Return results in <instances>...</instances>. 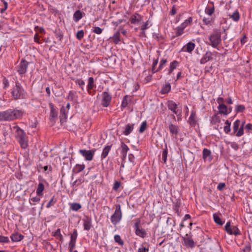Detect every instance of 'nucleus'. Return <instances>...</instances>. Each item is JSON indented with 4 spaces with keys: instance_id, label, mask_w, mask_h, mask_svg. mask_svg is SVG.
<instances>
[{
    "instance_id": "1",
    "label": "nucleus",
    "mask_w": 252,
    "mask_h": 252,
    "mask_svg": "<svg viewBox=\"0 0 252 252\" xmlns=\"http://www.w3.org/2000/svg\"><path fill=\"white\" fill-rule=\"evenodd\" d=\"M23 115L21 110L9 109L0 112V121H12L20 119Z\"/></svg>"
},
{
    "instance_id": "2",
    "label": "nucleus",
    "mask_w": 252,
    "mask_h": 252,
    "mask_svg": "<svg viewBox=\"0 0 252 252\" xmlns=\"http://www.w3.org/2000/svg\"><path fill=\"white\" fill-rule=\"evenodd\" d=\"M12 131L15 133V137L22 149H26L28 146V140L25 132L19 126H15L11 127Z\"/></svg>"
},
{
    "instance_id": "3",
    "label": "nucleus",
    "mask_w": 252,
    "mask_h": 252,
    "mask_svg": "<svg viewBox=\"0 0 252 252\" xmlns=\"http://www.w3.org/2000/svg\"><path fill=\"white\" fill-rule=\"evenodd\" d=\"M10 93L14 100L25 99L27 96L26 91L18 81L15 82V85L12 88Z\"/></svg>"
},
{
    "instance_id": "4",
    "label": "nucleus",
    "mask_w": 252,
    "mask_h": 252,
    "mask_svg": "<svg viewBox=\"0 0 252 252\" xmlns=\"http://www.w3.org/2000/svg\"><path fill=\"white\" fill-rule=\"evenodd\" d=\"M209 39L211 42L210 45L214 48H217L221 43V32L219 31H215L210 36Z\"/></svg>"
},
{
    "instance_id": "5",
    "label": "nucleus",
    "mask_w": 252,
    "mask_h": 252,
    "mask_svg": "<svg viewBox=\"0 0 252 252\" xmlns=\"http://www.w3.org/2000/svg\"><path fill=\"white\" fill-rule=\"evenodd\" d=\"M122 213L121 211V206L118 204L116 206V209L114 213L111 217V221L112 223L116 225H117L122 220Z\"/></svg>"
},
{
    "instance_id": "6",
    "label": "nucleus",
    "mask_w": 252,
    "mask_h": 252,
    "mask_svg": "<svg viewBox=\"0 0 252 252\" xmlns=\"http://www.w3.org/2000/svg\"><path fill=\"white\" fill-rule=\"evenodd\" d=\"M241 124V121L239 120H236L233 125V130L234 133H236V136L237 137H240L244 134V126L245 124V121L243 122L239 128Z\"/></svg>"
},
{
    "instance_id": "7",
    "label": "nucleus",
    "mask_w": 252,
    "mask_h": 252,
    "mask_svg": "<svg viewBox=\"0 0 252 252\" xmlns=\"http://www.w3.org/2000/svg\"><path fill=\"white\" fill-rule=\"evenodd\" d=\"M230 221H228L225 225V230L230 235L238 236L241 235V232L236 226L231 225Z\"/></svg>"
},
{
    "instance_id": "8",
    "label": "nucleus",
    "mask_w": 252,
    "mask_h": 252,
    "mask_svg": "<svg viewBox=\"0 0 252 252\" xmlns=\"http://www.w3.org/2000/svg\"><path fill=\"white\" fill-rule=\"evenodd\" d=\"M108 89H106V90L103 92L101 94V105L104 107H108L112 100V95L108 91Z\"/></svg>"
},
{
    "instance_id": "9",
    "label": "nucleus",
    "mask_w": 252,
    "mask_h": 252,
    "mask_svg": "<svg viewBox=\"0 0 252 252\" xmlns=\"http://www.w3.org/2000/svg\"><path fill=\"white\" fill-rule=\"evenodd\" d=\"M168 108L177 116H181L182 110L178 107V105L173 100H168L167 102Z\"/></svg>"
},
{
    "instance_id": "10",
    "label": "nucleus",
    "mask_w": 252,
    "mask_h": 252,
    "mask_svg": "<svg viewBox=\"0 0 252 252\" xmlns=\"http://www.w3.org/2000/svg\"><path fill=\"white\" fill-rule=\"evenodd\" d=\"M29 63L24 60H22L17 66V70L21 77L27 72Z\"/></svg>"
},
{
    "instance_id": "11",
    "label": "nucleus",
    "mask_w": 252,
    "mask_h": 252,
    "mask_svg": "<svg viewBox=\"0 0 252 252\" xmlns=\"http://www.w3.org/2000/svg\"><path fill=\"white\" fill-rule=\"evenodd\" d=\"M96 85L94 84V80L93 77H90L88 78V82L87 86V91L88 93L91 95H94L96 93L95 90Z\"/></svg>"
},
{
    "instance_id": "12",
    "label": "nucleus",
    "mask_w": 252,
    "mask_h": 252,
    "mask_svg": "<svg viewBox=\"0 0 252 252\" xmlns=\"http://www.w3.org/2000/svg\"><path fill=\"white\" fill-rule=\"evenodd\" d=\"M95 150H80L79 153L85 158V160L91 161L93 159Z\"/></svg>"
},
{
    "instance_id": "13",
    "label": "nucleus",
    "mask_w": 252,
    "mask_h": 252,
    "mask_svg": "<svg viewBox=\"0 0 252 252\" xmlns=\"http://www.w3.org/2000/svg\"><path fill=\"white\" fill-rule=\"evenodd\" d=\"M183 245L188 248L192 249L195 247V243L191 237L187 234L185 236L182 237Z\"/></svg>"
},
{
    "instance_id": "14",
    "label": "nucleus",
    "mask_w": 252,
    "mask_h": 252,
    "mask_svg": "<svg viewBox=\"0 0 252 252\" xmlns=\"http://www.w3.org/2000/svg\"><path fill=\"white\" fill-rule=\"evenodd\" d=\"M78 237V232L76 229H74L72 233L70 234V240L69 242L68 246L71 250L72 248H75L76 247V240Z\"/></svg>"
},
{
    "instance_id": "15",
    "label": "nucleus",
    "mask_w": 252,
    "mask_h": 252,
    "mask_svg": "<svg viewBox=\"0 0 252 252\" xmlns=\"http://www.w3.org/2000/svg\"><path fill=\"white\" fill-rule=\"evenodd\" d=\"M142 21L143 16L138 13L132 15L129 18V21L131 24L134 25L140 24Z\"/></svg>"
},
{
    "instance_id": "16",
    "label": "nucleus",
    "mask_w": 252,
    "mask_h": 252,
    "mask_svg": "<svg viewBox=\"0 0 252 252\" xmlns=\"http://www.w3.org/2000/svg\"><path fill=\"white\" fill-rule=\"evenodd\" d=\"M197 117L196 116V113L195 110H192L191 111L190 115L189 118L188 123L191 126H195L197 124Z\"/></svg>"
},
{
    "instance_id": "17",
    "label": "nucleus",
    "mask_w": 252,
    "mask_h": 252,
    "mask_svg": "<svg viewBox=\"0 0 252 252\" xmlns=\"http://www.w3.org/2000/svg\"><path fill=\"white\" fill-rule=\"evenodd\" d=\"M168 129L171 136L176 138L179 131L178 126L171 123L168 126Z\"/></svg>"
},
{
    "instance_id": "18",
    "label": "nucleus",
    "mask_w": 252,
    "mask_h": 252,
    "mask_svg": "<svg viewBox=\"0 0 252 252\" xmlns=\"http://www.w3.org/2000/svg\"><path fill=\"white\" fill-rule=\"evenodd\" d=\"M49 107L50 108V120L51 121L55 122V119L58 116V111L54 108V104L52 103H49Z\"/></svg>"
},
{
    "instance_id": "19",
    "label": "nucleus",
    "mask_w": 252,
    "mask_h": 252,
    "mask_svg": "<svg viewBox=\"0 0 252 252\" xmlns=\"http://www.w3.org/2000/svg\"><path fill=\"white\" fill-rule=\"evenodd\" d=\"M84 229L86 230H89L92 227V220L91 217L86 216L83 220Z\"/></svg>"
},
{
    "instance_id": "20",
    "label": "nucleus",
    "mask_w": 252,
    "mask_h": 252,
    "mask_svg": "<svg viewBox=\"0 0 252 252\" xmlns=\"http://www.w3.org/2000/svg\"><path fill=\"white\" fill-rule=\"evenodd\" d=\"M195 45L194 43L189 42L186 44L182 49L183 52L191 53L194 49Z\"/></svg>"
},
{
    "instance_id": "21",
    "label": "nucleus",
    "mask_w": 252,
    "mask_h": 252,
    "mask_svg": "<svg viewBox=\"0 0 252 252\" xmlns=\"http://www.w3.org/2000/svg\"><path fill=\"white\" fill-rule=\"evenodd\" d=\"M213 54L210 51L207 52L201 59L200 63L201 64H205L207 62L212 59Z\"/></svg>"
},
{
    "instance_id": "22",
    "label": "nucleus",
    "mask_w": 252,
    "mask_h": 252,
    "mask_svg": "<svg viewBox=\"0 0 252 252\" xmlns=\"http://www.w3.org/2000/svg\"><path fill=\"white\" fill-rule=\"evenodd\" d=\"M203 159L204 160H209V161L212 160V158L211 156V152L208 149L204 148L203 150Z\"/></svg>"
},
{
    "instance_id": "23",
    "label": "nucleus",
    "mask_w": 252,
    "mask_h": 252,
    "mask_svg": "<svg viewBox=\"0 0 252 252\" xmlns=\"http://www.w3.org/2000/svg\"><path fill=\"white\" fill-rule=\"evenodd\" d=\"M179 62L176 60L173 61L170 63L169 67L167 70V74L170 75L173 72V70L175 69L179 65ZM166 70V69L165 70Z\"/></svg>"
},
{
    "instance_id": "24",
    "label": "nucleus",
    "mask_w": 252,
    "mask_h": 252,
    "mask_svg": "<svg viewBox=\"0 0 252 252\" xmlns=\"http://www.w3.org/2000/svg\"><path fill=\"white\" fill-rule=\"evenodd\" d=\"M120 29H121V28H120L119 30H120ZM120 35H121L120 31H119L117 32L116 33H115L114 34V35H113V36L110 37V39H112V41L114 42V43L115 44H118L121 41Z\"/></svg>"
},
{
    "instance_id": "25",
    "label": "nucleus",
    "mask_w": 252,
    "mask_h": 252,
    "mask_svg": "<svg viewBox=\"0 0 252 252\" xmlns=\"http://www.w3.org/2000/svg\"><path fill=\"white\" fill-rule=\"evenodd\" d=\"M24 236L23 235L19 233L18 232L14 233L10 236V238L13 242L20 241L24 238Z\"/></svg>"
},
{
    "instance_id": "26",
    "label": "nucleus",
    "mask_w": 252,
    "mask_h": 252,
    "mask_svg": "<svg viewBox=\"0 0 252 252\" xmlns=\"http://www.w3.org/2000/svg\"><path fill=\"white\" fill-rule=\"evenodd\" d=\"M152 25V24L149 20H147L143 25H142L141 26V35L144 36L145 34V31L151 27Z\"/></svg>"
},
{
    "instance_id": "27",
    "label": "nucleus",
    "mask_w": 252,
    "mask_h": 252,
    "mask_svg": "<svg viewBox=\"0 0 252 252\" xmlns=\"http://www.w3.org/2000/svg\"><path fill=\"white\" fill-rule=\"evenodd\" d=\"M218 109L219 112L220 114L225 115L229 114L231 111V109L227 108L225 104H221L220 105H219Z\"/></svg>"
},
{
    "instance_id": "28",
    "label": "nucleus",
    "mask_w": 252,
    "mask_h": 252,
    "mask_svg": "<svg viewBox=\"0 0 252 252\" xmlns=\"http://www.w3.org/2000/svg\"><path fill=\"white\" fill-rule=\"evenodd\" d=\"M229 17L234 22H238L240 18V14L238 10H235L232 14H229Z\"/></svg>"
},
{
    "instance_id": "29",
    "label": "nucleus",
    "mask_w": 252,
    "mask_h": 252,
    "mask_svg": "<svg viewBox=\"0 0 252 252\" xmlns=\"http://www.w3.org/2000/svg\"><path fill=\"white\" fill-rule=\"evenodd\" d=\"M135 233L137 236L143 238L146 237L147 234L145 230L140 227L138 229H136V230H135Z\"/></svg>"
},
{
    "instance_id": "30",
    "label": "nucleus",
    "mask_w": 252,
    "mask_h": 252,
    "mask_svg": "<svg viewBox=\"0 0 252 252\" xmlns=\"http://www.w3.org/2000/svg\"><path fill=\"white\" fill-rule=\"evenodd\" d=\"M83 17V12L80 10L76 11L73 16V20L75 22H78Z\"/></svg>"
},
{
    "instance_id": "31",
    "label": "nucleus",
    "mask_w": 252,
    "mask_h": 252,
    "mask_svg": "<svg viewBox=\"0 0 252 252\" xmlns=\"http://www.w3.org/2000/svg\"><path fill=\"white\" fill-rule=\"evenodd\" d=\"M77 93L75 91H71L69 92L67 98L72 101H75L77 100Z\"/></svg>"
},
{
    "instance_id": "32",
    "label": "nucleus",
    "mask_w": 252,
    "mask_h": 252,
    "mask_svg": "<svg viewBox=\"0 0 252 252\" xmlns=\"http://www.w3.org/2000/svg\"><path fill=\"white\" fill-rule=\"evenodd\" d=\"M133 125V124L130 125L129 124L126 125L123 133L126 136L128 135L132 131L134 128Z\"/></svg>"
},
{
    "instance_id": "33",
    "label": "nucleus",
    "mask_w": 252,
    "mask_h": 252,
    "mask_svg": "<svg viewBox=\"0 0 252 252\" xmlns=\"http://www.w3.org/2000/svg\"><path fill=\"white\" fill-rule=\"evenodd\" d=\"M52 235L61 242L63 241V238L61 233V229L60 228L57 229L54 232H53Z\"/></svg>"
},
{
    "instance_id": "34",
    "label": "nucleus",
    "mask_w": 252,
    "mask_h": 252,
    "mask_svg": "<svg viewBox=\"0 0 252 252\" xmlns=\"http://www.w3.org/2000/svg\"><path fill=\"white\" fill-rule=\"evenodd\" d=\"M111 148V146H106L103 150L101 155V158L102 159L105 158L108 156L109 152H110Z\"/></svg>"
},
{
    "instance_id": "35",
    "label": "nucleus",
    "mask_w": 252,
    "mask_h": 252,
    "mask_svg": "<svg viewBox=\"0 0 252 252\" xmlns=\"http://www.w3.org/2000/svg\"><path fill=\"white\" fill-rule=\"evenodd\" d=\"M130 96L128 95H126L122 101V104H121V107L125 108L126 107L128 104L130 102Z\"/></svg>"
},
{
    "instance_id": "36",
    "label": "nucleus",
    "mask_w": 252,
    "mask_h": 252,
    "mask_svg": "<svg viewBox=\"0 0 252 252\" xmlns=\"http://www.w3.org/2000/svg\"><path fill=\"white\" fill-rule=\"evenodd\" d=\"M82 207L81 204L79 203H72L70 204V208L74 211H77Z\"/></svg>"
},
{
    "instance_id": "37",
    "label": "nucleus",
    "mask_w": 252,
    "mask_h": 252,
    "mask_svg": "<svg viewBox=\"0 0 252 252\" xmlns=\"http://www.w3.org/2000/svg\"><path fill=\"white\" fill-rule=\"evenodd\" d=\"M213 217L214 220L216 223L220 225H222L224 223V221H222L221 220L219 215L218 214H214Z\"/></svg>"
},
{
    "instance_id": "38",
    "label": "nucleus",
    "mask_w": 252,
    "mask_h": 252,
    "mask_svg": "<svg viewBox=\"0 0 252 252\" xmlns=\"http://www.w3.org/2000/svg\"><path fill=\"white\" fill-rule=\"evenodd\" d=\"M44 189V186L43 183H40L38 185L37 189H36V194L38 196L43 195V191Z\"/></svg>"
},
{
    "instance_id": "39",
    "label": "nucleus",
    "mask_w": 252,
    "mask_h": 252,
    "mask_svg": "<svg viewBox=\"0 0 252 252\" xmlns=\"http://www.w3.org/2000/svg\"><path fill=\"white\" fill-rule=\"evenodd\" d=\"M76 85L79 86L82 91L84 90V86L85 85V82L81 79H73Z\"/></svg>"
},
{
    "instance_id": "40",
    "label": "nucleus",
    "mask_w": 252,
    "mask_h": 252,
    "mask_svg": "<svg viewBox=\"0 0 252 252\" xmlns=\"http://www.w3.org/2000/svg\"><path fill=\"white\" fill-rule=\"evenodd\" d=\"M192 22V17H190L188 18L187 19L185 20V21L180 25L183 28L185 29L189 25L191 24Z\"/></svg>"
},
{
    "instance_id": "41",
    "label": "nucleus",
    "mask_w": 252,
    "mask_h": 252,
    "mask_svg": "<svg viewBox=\"0 0 252 252\" xmlns=\"http://www.w3.org/2000/svg\"><path fill=\"white\" fill-rule=\"evenodd\" d=\"M184 28L181 26H178L176 28V32H175V36H179L183 34Z\"/></svg>"
},
{
    "instance_id": "42",
    "label": "nucleus",
    "mask_w": 252,
    "mask_h": 252,
    "mask_svg": "<svg viewBox=\"0 0 252 252\" xmlns=\"http://www.w3.org/2000/svg\"><path fill=\"white\" fill-rule=\"evenodd\" d=\"M85 167L84 164H76L75 167L74 168V170L77 172L79 173L83 171Z\"/></svg>"
},
{
    "instance_id": "43",
    "label": "nucleus",
    "mask_w": 252,
    "mask_h": 252,
    "mask_svg": "<svg viewBox=\"0 0 252 252\" xmlns=\"http://www.w3.org/2000/svg\"><path fill=\"white\" fill-rule=\"evenodd\" d=\"M40 200V198L38 196H35L30 198L29 202L31 205H34L35 203L39 202Z\"/></svg>"
},
{
    "instance_id": "44",
    "label": "nucleus",
    "mask_w": 252,
    "mask_h": 252,
    "mask_svg": "<svg viewBox=\"0 0 252 252\" xmlns=\"http://www.w3.org/2000/svg\"><path fill=\"white\" fill-rule=\"evenodd\" d=\"M171 89V85L170 84L165 85L161 90V93L162 94H165L168 93Z\"/></svg>"
},
{
    "instance_id": "45",
    "label": "nucleus",
    "mask_w": 252,
    "mask_h": 252,
    "mask_svg": "<svg viewBox=\"0 0 252 252\" xmlns=\"http://www.w3.org/2000/svg\"><path fill=\"white\" fill-rule=\"evenodd\" d=\"M251 251V244L249 242L246 243L244 248L242 249L243 252H250Z\"/></svg>"
},
{
    "instance_id": "46",
    "label": "nucleus",
    "mask_w": 252,
    "mask_h": 252,
    "mask_svg": "<svg viewBox=\"0 0 252 252\" xmlns=\"http://www.w3.org/2000/svg\"><path fill=\"white\" fill-rule=\"evenodd\" d=\"M114 240L115 242L118 243L120 245L123 246L124 245V241L122 240L119 235H115L114 236Z\"/></svg>"
},
{
    "instance_id": "47",
    "label": "nucleus",
    "mask_w": 252,
    "mask_h": 252,
    "mask_svg": "<svg viewBox=\"0 0 252 252\" xmlns=\"http://www.w3.org/2000/svg\"><path fill=\"white\" fill-rule=\"evenodd\" d=\"M168 154V151L167 148L164 149L162 153V160L163 161L164 163H166L167 160Z\"/></svg>"
},
{
    "instance_id": "48",
    "label": "nucleus",
    "mask_w": 252,
    "mask_h": 252,
    "mask_svg": "<svg viewBox=\"0 0 252 252\" xmlns=\"http://www.w3.org/2000/svg\"><path fill=\"white\" fill-rule=\"evenodd\" d=\"M147 127V122L146 121L143 122L140 126L139 131L140 133H143Z\"/></svg>"
},
{
    "instance_id": "49",
    "label": "nucleus",
    "mask_w": 252,
    "mask_h": 252,
    "mask_svg": "<svg viewBox=\"0 0 252 252\" xmlns=\"http://www.w3.org/2000/svg\"><path fill=\"white\" fill-rule=\"evenodd\" d=\"M121 147L122 148L121 153H126L129 150L128 146L124 142L121 143Z\"/></svg>"
},
{
    "instance_id": "50",
    "label": "nucleus",
    "mask_w": 252,
    "mask_h": 252,
    "mask_svg": "<svg viewBox=\"0 0 252 252\" xmlns=\"http://www.w3.org/2000/svg\"><path fill=\"white\" fill-rule=\"evenodd\" d=\"M102 31L103 30L98 27L95 26L93 27V32L96 34H100L102 33Z\"/></svg>"
},
{
    "instance_id": "51",
    "label": "nucleus",
    "mask_w": 252,
    "mask_h": 252,
    "mask_svg": "<svg viewBox=\"0 0 252 252\" xmlns=\"http://www.w3.org/2000/svg\"><path fill=\"white\" fill-rule=\"evenodd\" d=\"M167 63V60L166 59H162L160 61V63H159V66L158 68V70H161L164 66L165 65V64H166V63Z\"/></svg>"
},
{
    "instance_id": "52",
    "label": "nucleus",
    "mask_w": 252,
    "mask_h": 252,
    "mask_svg": "<svg viewBox=\"0 0 252 252\" xmlns=\"http://www.w3.org/2000/svg\"><path fill=\"white\" fill-rule=\"evenodd\" d=\"M9 240L8 237L0 235V243H8Z\"/></svg>"
},
{
    "instance_id": "53",
    "label": "nucleus",
    "mask_w": 252,
    "mask_h": 252,
    "mask_svg": "<svg viewBox=\"0 0 252 252\" xmlns=\"http://www.w3.org/2000/svg\"><path fill=\"white\" fill-rule=\"evenodd\" d=\"M84 31L83 30H80L77 32L76 33V38L78 40H81L84 36Z\"/></svg>"
},
{
    "instance_id": "54",
    "label": "nucleus",
    "mask_w": 252,
    "mask_h": 252,
    "mask_svg": "<svg viewBox=\"0 0 252 252\" xmlns=\"http://www.w3.org/2000/svg\"><path fill=\"white\" fill-rule=\"evenodd\" d=\"M214 12V7H208V8H206L205 9V13L207 14H208L209 16H211Z\"/></svg>"
},
{
    "instance_id": "55",
    "label": "nucleus",
    "mask_w": 252,
    "mask_h": 252,
    "mask_svg": "<svg viewBox=\"0 0 252 252\" xmlns=\"http://www.w3.org/2000/svg\"><path fill=\"white\" fill-rule=\"evenodd\" d=\"M1 1L4 4V7L0 9V13H2L7 9V7H8V3L4 0H1Z\"/></svg>"
},
{
    "instance_id": "56",
    "label": "nucleus",
    "mask_w": 252,
    "mask_h": 252,
    "mask_svg": "<svg viewBox=\"0 0 252 252\" xmlns=\"http://www.w3.org/2000/svg\"><path fill=\"white\" fill-rule=\"evenodd\" d=\"M2 84H3V88L4 89H6L7 88H8L9 86V81L8 80V79H7L6 78H4L3 79V81H2Z\"/></svg>"
},
{
    "instance_id": "57",
    "label": "nucleus",
    "mask_w": 252,
    "mask_h": 252,
    "mask_svg": "<svg viewBox=\"0 0 252 252\" xmlns=\"http://www.w3.org/2000/svg\"><path fill=\"white\" fill-rule=\"evenodd\" d=\"M140 222H141V221L139 219H138L136 220V221H135L134 226H133L134 231L136 230V229H138L140 228Z\"/></svg>"
},
{
    "instance_id": "58",
    "label": "nucleus",
    "mask_w": 252,
    "mask_h": 252,
    "mask_svg": "<svg viewBox=\"0 0 252 252\" xmlns=\"http://www.w3.org/2000/svg\"><path fill=\"white\" fill-rule=\"evenodd\" d=\"M230 147L234 150L236 151L238 149L239 145L236 142H230Z\"/></svg>"
},
{
    "instance_id": "59",
    "label": "nucleus",
    "mask_w": 252,
    "mask_h": 252,
    "mask_svg": "<svg viewBox=\"0 0 252 252\" xmlns=\"http://www.w3.org/2000/svg\"><path fill=\"white\" fill-rule=\"evenodd\" d=\"M245 108L243 105H239L237 106L236 111L237 112H242L244 111Z\"/></svg>"
},
{
    "instance_id": "60",
    "label": "nucleus",
    "mask_w": 252,
    "mask_h": 252,
    "mask_svg": "<svg viewBox=\"0 0 252 252\" xmlns=\"http://www.w3.org/2000/svg\"><path fill=\"white\" fill-rule=\"evenodd\" d=\"M68 112V111L66 110V109L63 106L61 109V113L62 115V116H64V117H66V114Z\"/></svg>"
},
{
    "instance_id": "61",
    "label": "nucleus",
    "mask_w": 252,
    "mask_h": 252,
    "mask_svg": "<svg viewBox=\"0 0 252 252\" xmlns=\"http://www.w3.org/2000/svg\"><path fill=\"white\" fill-rule=\"evenodd\" d=\"M212 21V19L211 18H204L203 19V23L206 25L210 24L211 23Z\"/></svg>"
},
{
    "instance_id": "62",
    "label": "nucleus",
    "mask_w": 252,
    "mask_h": 252,
    "mask_svg": "<svg viewBox=\"0 0 252 252\" xmlns=\"http://www.w3.org/2000/svg\"><path fill=\"white\" fill-rule=\"evenodd\" d=\"M149 251L148 248H145L143 246L139 248L138 249V252H148Z\"/></svg>"
},
{
    "instance_id": "63",
    "label": "nucleus",
    "mask_w": 252,
    "mask_h": 252,
    "mask_svg": "<svg viewBox=\"0 0 252 252\" xmlns=\"http://www.w3.org/2000/svg\"><path fill=\"white\" fill-rule=\"evenodd\" d=\"M128 157L129 161L130 162H131L133 164H134V160H135V157H134V156L132 154H130L128 155Z\"/></svg>"
},
{
    "instance_id": "64",
    "label": "nucleus",
    "mask_w": 252,
    "mask_h": 252,
    "mask_svg": "<svg viewBox=\"0 0 252 252\" xmlns=\"http://www.w3.org/2000/svg\"><path fill=\"white\" fill-rule=\"evenodd\" d=\"M225 187V184L224 183H220L217 187V189L219 190H222Z\"/></svg>"
}]
</instances>
